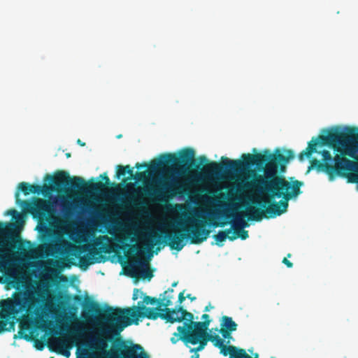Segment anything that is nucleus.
I'll use <instances>...</instances> for the list:
<instances>
[{"label":"nucleus","mask_w":358,"mask_h":358,"mask_svg":"<svg viewBox=\"0 0 358 358\" xmlns=\"http://www.w3.org/2000/svg\"><path fill=\"white\" fill-rule=\"evenodd\" d=\"M177 284H178V282H173V283H172V287H176V286L177 285Z\"/></svg>","instance_id":"nucleus-47"},{"label":"nucleus","mask_w":358,"mask_h":358,"mask_svg":"<svg viewBox=\"0 0 358 358\" xmlns=\"http://www.w3.org/2000/svg\"><path fill=\"white\" fill-rule=\"evenodd\" d=\"M129 270L132 277H141L150 280L153 277L151 271L148 268V264L145 261L136 258L129 264Z\"/></svg>","instance_id":"nucleus-16"},{"label":"nucleus","mask_w":358,"mask_h":358,"mask_svg":"<svg viewBox=\"0 0 358 358\" xmlns=\"http://www.w3.org/2000/svg\"><path fill=\"white\" fill-rule=\"evenodd\" d=\"M172 304L171 296L165 299V302H158L155 297L144 296L142 301H138L137 306L131 308H119L118 313L124 321L131 322V324H138L139 318H148L155 320L160 317L164 320H169L168 314H164L162 306L169 307Z\"/></svg>","instance_id":"nucleus-5"},{"label":"nucleus","mask_w":358,"mask_h":358,"mask_svg":"<svg viewBox=\"0 0 358 358\" xmlns=\"http://www.w3.org/2000/svg\"><path fill=\"white\" fill-rule=\"evenodd\" d=\"M195 152L192 148H187L182 150L178 155L172 153H165L159 156L158 159L152 160L149 165L146 163H136L135 167L138 169L148 167L151 171H155L162 168L172 166L173 171L178 173H184L189 170L194 161Z\"/></svg>","instance_id":"nucleus-7"},{"label":"nucleus","mask_w":358,"mask_h":358,"mask_svg":"<svg viewBox=\"0 0 358 358\" xmlns=\"http://www.w3.org/2000/svg\"><path fill=\"white\" fill-rule=\"evenodd\" d=\"M34 303V297L27 294L23 298H15L6 300L3 303V310L13 317H16L20 311L27 310Z\"/></svg>","instance_id":"nucleus-14"},{"label":"nucleus","mask_w":358,"mask_h":358,"mask_svg":"<svg viewBox=\"0 0 358 358\" xmlns=\"http://www.w3.org/2000/svg\"><path fill=\"white\" fill-rule=\"evenodd\" d=\"M178 322L185 321L183 326H178L177 328L178 332H175L173 334H176L177 337L182 336L183 334H188L192 331H195L197 327L196 324H201V323H206L207 322H195L194 321V315L192 313L188 312L187 310L182 308L180 318L176 319Z\"/></svg>","instance_id":"nucleus-15"},{"label":"nucleus","mask_w":358,"mask_h":358,"mask_svg":"<svg viewBox=\"0 0 358 358\" xmlns=\"http://www.w3.org/2000/svg\"><path fill=\"white\" fill-rule=\"evenodd\" d=\"M159 185L157 187L152 185L140 189L138 192L149 196L155 201L165 202L176 195L185 194L187 189L185 185L178 181H174L171 183L159 181Z\"/></svg>","instance_id":"nucleus-8"},{"label":"nucleus","mask_w":358,"mask_h":358,"mask_svg":"<svg viewBox=\"0 0 358 358\" xmlns=\"http://www.w3.org/2000/svg\"><path fill=\"white\" fill-rule=\"evenodd\" d=\"M30 245L29 241H24L20 236L14 233L12 224L0 222V271L6 269L13 262L17 248L21 254H25L27 249L24 244Z\"/></svg>","instance_id":"nucleus-6"},{"label":"nucleus","mask_w":358,"mask_h":358,"mask_svg":"<svg viewBox=\"0 0 358 358\" xmlns=\"http://www.w3.org/2000/svg\"><path fill=\"white\" fill-rule=\"evenodd\" d=\"M22 329H23L22 324H21V329H20V330L18 332L19 334H20V338H23L29 341V336L27 334L23 332Z\"/></svg>","instance_id":"nucleus-32"},{"label":"nucleus","mask_w":358,"mask_h":358,"mask_svg":"<svg viewBox=\"0 0 358 358\" xmlns=\"http://www.w3.org/2000/svg\"><path fill=\"white\" fill-rule=\"evenodd\" d=\"M182 310V306H179L176 308H170L169 307H164L163 308L164 314H168L170 317L169 320H165L166 322L174 323L178 322V320H174L178 318H180V315L181 314V311Z\"/></svg>","instance_id":"nucleus-19"},{"label":"nucleus","mask_w":358,"mask_h":358,"mask_svg":"<svg viewBox=\"0 0 358 358\" xmlns=\"http://www.w3.org/2000/svg\"><path fill=\"white\" fill-rule=\"evenodd\" d=\"M138 175L139 176V177H142L145 175V172L138 173Z\"/></svg>","instance_id":"nucleus-45"},{"label":"nucleus","mask_w":358,"mask_h":358,"mask_svg":"<svg viewBox=\"0 0 358 358\" xmlns=\"http://www.w3.org/2000/svg\"><path fill=\"white\" fill-rule=\"evenodd\" d=\"M84 331H85V329L83 328H78V329H74L73 331L74 338L76 339L80 338L82 336Z\"/></svg>","instance_id":"nucleus-26"},{"label":"nucleus","mask_w":358,"mask_h":358,"mask_svg":"<svg viewBox=\"0 0 358 358\" xmlns=\"http://www.w3.org/2000/svg\"><path fill=\"white\" fill-rule=\"evenodd\" d=\"M71 153H69V152L66 153V157L67 158L71 157Z\"/></svg>","instance_id":"nucleus-46"},{"label":"nucleus","mask_w":358,"mask_h":358,"mask_svg":"<svg viewBox=\"0 0 358 358\" xmlns=\"http://www.w3.org/2000/svg\"><path fill=\"white\" fill-rule=\"evenodd\" d=\"M208 224L209 226L216 228V227H224L225 225H227L228 224V222H217V221L210 220Z\"/></svg>","instance_id":"nucleus-24"},{"label":"nucleus","mask_w":358,"mask_h":358,"mask_svg":"<svg viewBox=\"0 0 358 358\" xmlns=\"http://www.w3.org/2000/svg\"><path fill=\"white\" fill-rule=\"evenodd\" d=\"M272 358H275V357H272Z\"/></svg>","instance_id":"nucleus-51"},{"label":"nucleus","mask_w":358,"mask_h":358,"mask_svg":"<svg viewBox=\"0 0 358 358\" xmlns=\"http://www.w3.org/2000/svg\"><path fill=\"white\" fill-rule=\"evenodd\" d=\"M196 215L198 217H202V215L199 214V213H196Z\"/></svg>","instance_id":"nucleus-48"},{"label":"nucleus","mask_w":358,"mask_h":358,"mask_svg":"<svg viewBox=\"0 0 358 358\" xmlns=\"http://www.w3.org/2000/svg\"><path fill=\"white\" fill-rule=\"evenodd\" d=\"M102 322L91 338L92 348L98 358H117L115 343L119 336L131 322L124 321L117 308L108 307L100 315Z\"/></svg>","instance_id":"nucleus-2"},{"label":"nucleus","mask_w":358,"mask_h":358,"mask_svg":"<svg viewBox=\"0 0 358 358\" xmlns=\"http://www.w3.org/2000/svg\"><path fill=\"white\" fill-rule=\"evenodd\" d=\"M209 341L220 349V352L224 356L229 355V358H259L258 354L254 357L250 356L244 349L238 348L234 345H225L224 341L217 334H211L208 332Z\"/></svg>","instance_id":"nucleus-13"},{"label":"nucleus","mask_w":358,"mask_h":358,"mask_svg":"<svg viewBox=\"0 0 358 358\" xmlns=\"http://www.w3.org/2000/svg\"><path fill=\"white\" fill-rule=\"evenodd\" d=\"M220 332L224 338H229L231 337V333L232 331L226 330V329L224 328H221Z\"/></svg>","instance_id":"nucleus-27"},{"label":"nucleus","mask_w":358,"mask_h":358,"mask_svg":"<svg viewBox=\"0 0 358 358\" xmlns=\"http://www.w3.org/2000/svg\"><path fill=\"white\" fill-rule=\"evenodd\" d=\"M73 255L78 258L79 266L86 270L90 265L101 262V252L100 249L87 245H74Z\"/></svg>","instance_id":"nucleus-11"},{"label":"nucleus","mask_w":358,"mask_h":358,"mask_svg":"<svg viewBox=\"0 0 358 358\" xmlns=\"http://www.w3.org/2000/svg\"><path fill=\"white\" fill-rule=\"evenodd\" d=\"M77 143L80 145L81 146H85V143L82 142L80 139H78Z\"/></svg>","instance_id":"nucleus-43"},{"label":"nucleus","mask_w":358,"mask_h":358,"mask_svg":"<svg viewBox=\"0 0 358 358\" xmlns=\"http://www.w3.org/2000/svg\"><path fill=\"white\" fill-rule=\"evenodd\" d=\"M125 168H126V173H128L129 175L130 178H133L134 177L133 168H131L129 165H126Z\"/></svg>","instance_id":"nucleus-34"},{"label":"nucleus","mask_w":358,"mask_h":358,"mask_svg":"<svg viewBox=\"0 0 358 358\" xmlns=\"http://www.w3.org/2000/svg\"><path fill=\"white\" fill-rule=\"evenodd\" d=\"M227 212H228V210H226L223 213V215H224V217H225L226 218H230V217H231L233 215H231V214H228V213H227Z\"/></svg>","instance_id":"nucleus-40"},{"label":"nucleus","mask_w":358,"mask_h":358,"mask_svg":"<svg viewBox=\"0 0 358 358\" xmlns=\"http://www.w3.org/2000/svg\"><path fill=\"white\" fill-rule=\"evenodd\" d=\"M195 167H196V169H199V168H200V166H199V165H196V166H195Z\"/></svg>","instance_id":"nucleus-49"},{"label":"nucleus","mask_w":358,"mask_h":358,"mask_svg":"<svg viewBox=\"0 0 358 358\" xmlns=\"http://www.w3.org/2000/svg\"><path fill=\"white\" fill-rule=\"evenodd\" d=\"M186 298L190 299L192 301H195L196 299V296H192V294H187Z\"/></svg>","instance_id":"nucleus-39"},{"label":"nucleus","mask_w":358,"mask_h":358,"mask_svg":"<svg viewBox=\"0 0 358 358\" xmlns=\"http://www.w3.org/2000/svg\"><path fill=\"white\" fill-rule=\"evenodd\" d=\"M9 214L12 215L13 216H14L15 215H17V212L16 210L15 209H11L9 213Z\"/></svg>","instance_id":"nucleus-41"},{"label":"nucleus","mask_w":358,"mask_h":358,"mask_svg":"<svg viewBox=\"0 0 358 358\" xmlns=\"http://www.w3.org/2000/svg\"><path fill=\"white\" fill-rule=\"evenodd\" d=\"M189 224L177 222L180 229L174 228L171 231H164L161 234L151 232L148 235L149 242L152 246L164 243L171 249L181 250L185 245V241L189 240L190 243L199 245L206 241L211 231L206 228V222L196 220L193 218L187 220Z\"/></svg>","instance_id":"nucleus-3"},{"label":"nucleus","mask_w":358,"mask_h":358,"mask_svg":"<svg viewBox=\"0 0 358 358\" xmlns=\"http://www.w3.org/2000/svg\"><path fill=\"white\" fill-rule=\"evenodd\" d=\"M13 327L14 324L12 322L9 323L8 320H0V333L9 331L10 329H13Z\"/></svg>","instance_id":"nucleus-22"},{"label":"nucleus","mask_w":358,"mask_h":358,"mask_svg":"<svg viewBox=\"0 0 358 358\" xmlns=\"http://www.w3.org/2000/svg\"><path fill=\"white\" fill-rule=\"evenodd\" d=\"M201 319L203 320V322H207V325H206V331H208V327H209V325H210V316L208 314H203L201 316Z\"/></svg>","instance_id":"nucleus-28"},{"label":"nucleus","mask_w":358,"mask_h":358,"mask_svg":"<svg viewBox=\"0 0 358 358\" xmlns=\"http://www.w3.org/2000/svg\"><path fill=\"white\" fill-rule=\"evenodd\" d=\"M231 233H232L231 228H229V229H227L224 231H220L217 234L214 235L213 238H214L215 241H216V244L220 246H222V243L224 241H225L227 238L229 239V237L231 236H229V234Z\"/></svg>","instance_id":"nucleus-21"},{"label":"nucleus","mask_w":358,"mask_h":358,"mask_svg":"<svg viewBox=\"0 0 358 358\" xmlns=\"http://www.w3.org/2000/svg\"><path fill=\"white\" fill-rule=\"evenodd\" d=\"M194 355H192V358H199V355L198 352H194Z\"/></svg>","instance_id":"nucleus-44"},{"label":"nucleus","mask_w":358,"mask_h":358,"mask_svg":"<svg viewBox=\"0 0 358 358\" xmlns=\"http://www.w3.org/2000/svg\"><path fill=\"white\" fill-rule=\"evenodd\" d=\"M116 171V178L117 179H120L122 177H124L126 175V168L125 166L117 165Z\"/></svg>","instance_id":"nucleus-23"},{"label":"nucleus","mask_w":358,"mask_h":358,"mask_svg":"<svg viewBox=\"0 0 358 358\" xmlns=\"http://www.w3.org/2000/svg\"><path fill=\"white\" fill-rule=\"evenodd\" d=\"M117 358H150L143 348L139 344L120 338L115 343Z\"/></svg>","instance_id":"nucleus-12"},{"label":"nucleus","mask_w":358,"mask_h":358,"mask_svg":"<svg viewBox=\"0 0 358 358\" xmlns=\"http://www.w3.org/2000/svg\"><path fill=\"white\" fill-rule=\"evenodd\" d=\"M100 178L105 182L106 185H110V181L109 178L108 177L106 173H103L101 174Z\"/></svg>","instance_id":"nucleus-30"},{"label":"nucleus","mask_w":358,"mask_h":358,"mask_svg":"<svg viewBox=\"0 0 358 358\" xmlns=\"http://www.w3.org/2000/svg\"><path fill=\"white\" fill-rule=\"evenodd\" d=\"M282 263L285 264L288 268H292L293 266V264L286 257L282 259Z\"/></svg>","instance_id":"nucleus-36"},{"label":"nucleus","mask_w":358,"mask_h":358,"mask_svg":"<svg viewBox=\"0 0 358 358\" xmlns=\"http://www.w3.org/2000/svg\"><path fill=\"white\" fill-rule=\"evenodd\" d=\"M285 155L276 149L273 153L264 150L262 153L243 154L242 160H231L226 157H221V163L208 162L204 155L199 157L203 166V173L208 176H220L227 173H239L255 166L258 170L263 171L264 176L258 175L254 181L238 185L236 192L257 188L261 192L268 194L269 199L254 201L253 203L261 208L249 207L247 210L248 220L259 222L264 217H274L287 211L288 201L301 194V187L303 182L294 178L289 181L279 176L285 171L286 165L294 157L291 150H285Z\"/></svg>","instance_id":"nucleus-1"},{"label":"nucleus","mask_w":358,"mask_h":358,"mask_svg":"<svg viewBox=\"0 0 358 358\" xmlns=\"http://www.w3.org/2000/svg\"><path fill=\"white\" fill-rule=\"evenodd\" d=\"M257 150L255 148L253 149V152H255Z\"/></svg>","instance_id":"nucleus-50"},{"label":"nucleus","mask_w":358,"mask_h":358,"mask_svg":"<svg viewBox=\"0 0 358 358\" xmlns=\"http://www.w3.org/2000/svg\"><path fill=\"white\" fill-rule=\"evenodd\" d=\"M221 328L226 330L235 331L237 329V324L229 316H223L221 320Z\"/></svg>","instance_id":"nucleus-20"},{"label":"nucleus","mask_w":358,"mask_h":358,"mask_svg":"<svg viewBox=\"0 0 358 358\" xmlns=\"http://www.w3.org/2000/svg\"><path fill=\"white\" fill-rule=\"evenodd\" d=\"M173 292V288H169L167 290H166L164 292V296L162 299H158V302H165V299H168V296H171V299L173 298L172 293Z\"/></svg>","instance_id":"nucleus-25"},{"label":"nucleus","mask_w":358,"mask_h":358,"mask_svg":"<svg viewBox=\"0 0 358 358\" xmlns=\"http://www.w3.org/2000/svg\"><path fill=\"white\" fill-rule=\"evenodd\" d=\"M125 246L129 248V250H130V252L131 253H135L138 250V246L136 245H128V244H127Z\"/></svg>","instance_id":"nucleus-33"},{"label":"nucleus","mask_w":358,"mask_h":358,"mask_svg":"<svg viewBox=\"0 0 358 358\" xmlns=\"http://www.w3.org/2000/svg\"><path fill=\"white\" fill-rule=\"evenodd\" d=\"M139 294H141V295H142L143 296H146L143 292H141L139 289H134L133 296H132V299L133 300H136L138 298V295Z\"/></svg>","instance_id":"nucleus-29"},{"label":"nucleus","mask_w":358,"mask_h":358,"mask_svg":"<svg viewBox=\"0 0 358 358\" xmlns=\"http://www.w3.org/2000/svg\"><path fill=\"white\" fill-rule=\"evenodd\" d=\"M196 326L195 331H192L188 334H183L179 337H177L176 334H173L170 339L171 342L176 344L179 341H182L187 348H189V344L193 345L198 344L196 348H190V352H198L203 350L209 341L208 331H206V323L198 324Z\"/></svg>","instance_id":"nucleus-9"},{"label":"nucleus","mask_w":358,"mask_h":358,"mask_svg":"<svg viewBox=\"0 0 358 358\" xmlns=\"http://www.w3.org/2000/svg\"><path fill=\"white\" fill-rule=\"evenodd\" d=\"M16 202L22 206L23 209L32 215L33 217L43 219L50 215L53 210V203L50 200L34 198L31 201L20 199V193L15 194Z\"/></svg>","instance_id":"nucleus-10"},{"label":"nucleus","mask_w":358,"mask_h":358,"mask_svg":"<svg viewBox=\"0 0 358 358\" xmlns=\"http://www.w3.org/2000/svg\"><path fill=\"white\" fill-rule=\"evenodd\" d=\"M44 182H48L49 185H29L27 182H22L18 185V189L22 191L24 195H28L30 193H42L43 189L45 191L66 192L67 191L66 187L70 186L73 189L89 192L97 191L104 186L101 182L87 183L81 177L74 176L71 178L69 174L64 171H59L55 176L46 175L44 178Z\"/></svg>","instance_id":"nucleus-4"},{"label":"nucleus","mask_w":358,"mask_h":358,"mask_svg":"<svg viewBox=\"0 0 358 358\" xmlns=\"http://www.w3.org/2000/svg\"><path fill=\"white\" fill-rule=\"evenodd\" d=\"M64 211L66 214H69L71 211V204L64 205Z\"/></svg>","instance_id":"nucleus-37"},{"label":"nucleus","mask_w":358,"mask_h":358,"mask_svg":"<svg viewBox=\"0 0 358 358\" xmlns=\"http://www.w3.org/2000/svg\"><path fill=\"white\" fill-rule=\"evenodd\" d=\"M52 345H54L57 350L61 352L62 355L66 357H69L70 352L69 351V345L66 340L59 338H55L52 341Z\"/></svg>","instance_id":"nucleus-18"},{"label":"nucleus","mask_w":358,"mask_h":358,"mask_svg":"<svg viewBox=\"0 0 358 358\" xmlns=\"http://www.w3.org/2000/svg\"><path fill=\"white\" fill-rule=\"evenodd\" d=\"M52 324L51 322H49L48 323H47L46 322H45L41 327V328L42 329L43 331H47L48 330H50L51 329L50 328V326Z\"/></svg>","instance_id":"nucleus-31"},{"label":"nucleus","mask_w":358,"mask_h":358,"mask_svg":"<svg viewBox=\"0 0 358 358\" xmlns=\"http://www.w3.org/2000/svg\"><path fill=\"white\" fill-rule=\"evenodd\" d=\"M248 223L241 218L236 219L231 223V229H234L232 235L229 237V240L234 241L240 238L241 240H245L248 238V231L245 230L244 228L248 227Z\"/></svg>","instance_id":"nucleus-17"},{"label":"nucleus","mask_w":358,"mask_h":358,"mask_svg":"<svg viewBox=\"0 0 358 358\" xmlns=\"http://www.w3.org/2000/svg\"><path fill=\"white\" fill-rule=\"evenodd\" d=\"M15 280H16V281H15V284L17 285H18L20 282H21V280L20 279H17L15 275H13L12 276Z\"/></svg>","instance_id":"nucleus-42"},{"label":"nucleus","mask_w":358,"mask_h":358,"mask_svg":"<svg viewBox=\"0 0 358 358\" xmlns=\"http://www.w3.org/2000/svg\"><path fill=\"white\" fill-rule=\"evenodd\" d=\"M186 299V296H184V291L181 292L178 295V302L182 303Z\"/></svg>","instance_id":"nucleus-35"},{"label":"nucleus","mask_w":358,"mask_h":358,"mask_svg":"<svg viewBox=\"0 0 358 358\" xmlns=\"http://www.w3.org/2000/svg\"><path fill=\"white\" fill-rule=\"evenodd\" d=\"M214 307L212 306L210 303L206 306L204 308V311L205 312H208V311H210L211 309H213Z\"/></svg>","instance_id":"nucleus-38"}]
</instances>
